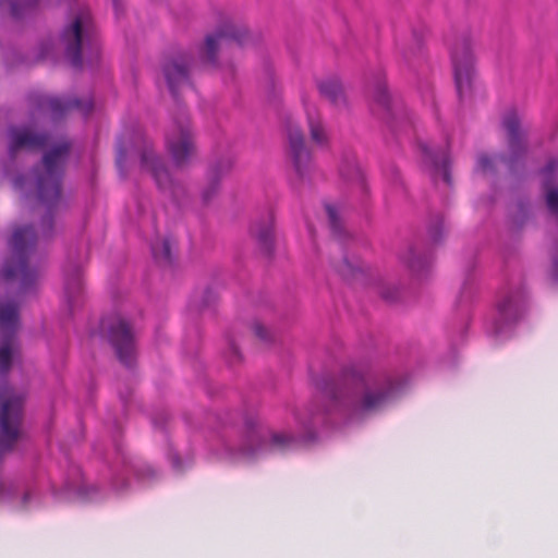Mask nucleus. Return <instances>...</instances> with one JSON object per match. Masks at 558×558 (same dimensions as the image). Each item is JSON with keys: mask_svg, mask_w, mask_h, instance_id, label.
Returning a JSON list of instances; mask_svg holds the SVG:
<instances>
[{"mask_svg": "<svg viewBox=\"0 0 558 558\" xmlns=\"http://www.w3.org/2000/svg\"><path fill=\"white\" fill-rule=\"evenodd\" d=\"M172 464L174 466H178L179 465V458L178 457H172Z\"/></svg>", "mask_w": 558, "mask_h": 558, "instance_id": "44", "label": "nucleus"}, {"mask_svg": "<svg viewBox=\"0 0 558 558\" xmlns=\"http://www.w3.org/2000/svg\"><path fill=\"white\" fill-rule=\"evenodd\" d=\"M396 391L397 384L389 375L350 367L326 388L324 404H312L304 415L296 414L295 418L304 432L311 435L312 426L323 421L325 414L361 417L381 408Z\"/></svg>", "mask_w": 558, "mask_h": 558, "instance_id": "1", "label": "nucleus"}, {"mask_svg": "<svg viewBox=\"0 0 558 558\" xmlns=\"http://www.w3.org/2000/svg\"><path fill=\"white\" fill-rule=\"evenodd\" d=\"M151 252H153L154 258L157 262H159L160 264H162V265L171 264L172 246L168 240L162 239L160 241L153 243Z\"/></svg>", "mask_w": 558, "mask_h": 558, "instance_id": "25", "label": "nucleus"}, {"mask_svg": "<svg viewBox=\"0 0 558 558\" xmlns=\"http://www.w3.org/2000/svg\"><path fill=\"white\" fill-rule=\"evenodd\" d=\"M420 149L423 169L433 180L440 178L449 184L450 173L448 169L447 147L440 148L428 143H423L420 145Z\"/></svg>", "mask_w": 558, "mask_h": 558, "instance_id": "16", "label": "nucleus"}, {"mask_svg": "<svg viewBox=\"0 0 558 558\" xmlns=\"http://www.w3.org/2000/svg\"><path fill=\"white\" fill-rule=\"evenodd\" d=\"M374 101L380 106L387 113L392 110L391 99L383 82H377L374 85L373 92Z\"/></svg>", "mask_w": 558, "mask_h": 558, "instance_id": "27", "label": "nucleus"}, {"mask_svg": "<svg viewBox=\"0 0 558 558\" xmlns=\"http://www.w3.org/2000/svg\"><path fill=\"white\" fill-rule=\"evenodd\" d=\"M9 140V154L12 158L20 149H43L49 142V137L47 135L36 133L29 126L10 129Z\"/></svg>", "mask_w": 558, "mask_h": 558, "instance_id": "18", "label": "nucleus"}, {"mask_svg": "<svg viewBox=\"0 0 558 558\" xmlns=\"http://www.w3.org/2000/svg\"><path fill=\"white\" fill-rule=\"evenodd\" d=\"M251 34L244 25L227 19L215 32L205 37L204 45L198 51L199 58L206 64L216 65L217 53L222 47H229L232 44L245 46L251 41Z\"/></svg>", "mask_w": 558, "mask_h": 558, "instance_id": "7", "label": "nucleus"}, {"mask_svg": "<svg viewBox=\"0 0 558 558\" xmlns=\"http://www.w3.org/2000/svg\"><path fill=\"white\" fill-rule=\"evenodd\" d=\"M125 159H126V149L122 146H119L118 156H117V162H118L119 167L122 166V163L125 161Z\"/></svg>", "mask_w": 558, "mask_h": 558, "instance_id": "39", "label": "nucleus"}, {"mask_svg": "<svg viewBox=\"0 0 558 558\" xmlns=\"http://www.w3.org/2000/svg\"><path fill=\"white\" fill-rule=\"evenodd\" d=\"M524 308V294L521 290L509 291L497 302L496 315L488 331L496 337L506 333L521 317Z\"/></svg>", "mask_w": 558, "mask_h": 558, "instance_id": "12", "label": "nucleus"}, {"mask_svg": "<svg viewBox=\"0 0 558 558\" xmlns=\"http://www.w3.org/2000/svg\"><path fill=\"white\" fill-rule=\"evenodd\" d=\"M340 175L343 180L355 184L361 190H364V173L354 156L342 161L340 166Z\"/></svg>", "mask_w": 558, "mask_h": 558, "instance_id": "24", "label": "nucleus"}, {"mask_svg": "<svg viewBox=\"0 0 558 558\" xmlns=\"http://www.w3.org/2000/svg\"><path fill=\"white\" fill-rule=\"evenodd\" d=\"M31 497H32V493L24 492L21 497V506H23V507L26 506L28 504V501L31 500Z\"/></svg>", "mask_w": 558, "mask_h": 558, "instance_id": "42", "label": "nucleus"}, {"mask_svg": "<svg viewBox=\"0 0 558 558\" xmlns=\"http://www.w3.org/2000/svg\"><path fill=\"white\" fill-rule=\"evenodd\" d=\"M493 167V161L490 160L489 157L485 156V155H481L478 158H477V170L482 171V172H487L492 169Z\"/></svg>", "mask_w": 558, "mask_h": 558, "instance_id": "34", "label": "nucleus"}, {"mask_svg": "<svg viewBox=\"0 0 558 558\" xmlns=\"http://www.w3.org/2000/svg\"><path fill=\"white\" fill-rule=\"evenodd\" d=\"M287 156L295 171L302 178L311 165V154L305 146L302 131L296 125H289L287 133Z\"/></svg>", "mask_w": 558, "mask_h": 558, "instance_id": "15", "label": "nucleus"}, {"mask_svg": "<svg viewBox=\"0 0 558 558\" xmlns=\"http://www.w3.org/2000/svg\"><path fill=\"white\" fill-rule=\"evenodd\" d=\"M78 495L85 500H96L99 496V489L95 485L84 484L80 487Z\"/></svg>", "mask_w": 558, "mask_h": 558, "instance_id": "32", "label": "nucleus"}, {"mask_svg": "<svg viewBox=\"0 0 558 558\" xmlns=\"http://www.w3.org/2000/svg\"><path fill=\"white\" fill-rule=\"evenodd\" d=\"M318 89L323 97L335 106L345 104V97L340 81L336 77L326 78L318 83Z\"/></svg>", "mask_w": 558, "mask_h": 558, "instance_id": "22", "label": "nucleus"}, {"mask_svg": "<svg viewBox=\"0 0 558 558\" xmlns=\"http://www.w3.org/2000/svg\"><path fill=\"white\" fill-rule=\"evenodd\" d=\"M24 395L7 389L1 396L0 411V456L10 451L14 444L22 438V413ZM16 494L12 484L0 481V500L11 498Z\"/></svg>", "mask_w": 558, "mask_h": 558, "instance_id": "4", "label": "nucleus"}, {"mask_svg": "<svg viewBox=\"0 0 558 558\" xmlns=\"http://www.w3.org/2000/svg\"><path fill=\"white\" fill-rule=\"evenodd\" d=\"M59 44L75 68L82 64V51L97 45L96 28L88 9H78L63 28Z\"/></svg>", "mask_w": 558, "mask_h": 558, "instance_id": "5", "label": "nucleus"}, {"mask_svg": "<svg viewBox=\"0 0 558 558\" xmlns=\"http://www.w3.org/2000/svg\"><path fill=\"white\" fill-rule=\"evenodd\" d=\"M36 235L32 227L16 228L10 239L11 257L3 267L7 280H17L21 292H26L39 277V269L32 265Z\"/></svg>", "mask_w": 558, "mask_h": 558, "instance_id": "2", "label": "nucleus"}, {"mask_svg": "<svg viewBox=\"0 0 558 558\" xmlns=\"http://www.w3.org/2000/svg\"><path fill=\"white\" fill-rule=\"evenodd\" d=\"M34 114L48 117L52 120L61 118L70 109L76 108L84 114L93 109V101L88 99H61L46 95H38L34 98Z\"/></svg>", "mask_w": 558, "mask_h": 558, "instance_id": "14", "label": "nucleus"}, {"mask_svg": "<svg viewBox=\"0 0 558 558\" xmlns=\"http://www.w3.org/2000/svg\"><path fill=\"white\" fill-rule=\"evenodd\" d=\"M429 233H430L433 241H435V242L438 241L440 238V226H436L435 228H432L429 230Z\"/></svg>", "mask_w": 558, "mask_h": 558, "instance_id": "40", "label": "nucleus"}, {"mask_svg": "<svg viewBox=\"0 0 558 558\" xmlns=\"http://www.w3.org/2000/svg\"><path fill=\"white\" fill-rule=\"evenodd\" d=\"M41 0H19L14 2H10V10L13 17L23 16L27 10L35 7Z\"/></svg>", "mask_w": 558, "mask_h": 558, "instance_id": "28", "label": "nucleus"}, {"mask_svg": "<svg viewBox=\"0 0 558 558\" xmlns=\"http://www.w3.org/2000/svg\"><path fill=\"white\" fill-rule=\"evenodd\" d=\"M113 5H114V9L118 10V8H119V0H113Z\"/></svg>", "mask_w": 558, "mask_h": 558, "instance_id": "45", "label": "nucleus"}, {"mask_svg": "<svg viewBox=\"0 0 558 558\" xmlns=\"http://www.w3.org/2000/svg\"><path fill=\"white\" fill-rule=\"evenodd\" d=\"M429 263V258L421 257L416 255L414 251L410 250L409 257L407 258V264L412 271L417 272L420 269L428 266Z\"/></svg>", "mask_w": 558, "mask_h": 558, "instance_id": "31", "label": "nucleus"}, {"mask_svg": "<svg viewBox=\"0 0 558 558\" xmlns=\"http://www.w3.org/2000/svg\"><path fill=\"white\" fill-rule=\"evenodd\" d=\"M70 144L62 141L44 155L41 165L31 178L38 199L47 205L54 204L61 192V178L69 154Z\"/></svg>", "mask_w": 558, "mask_h": 558, "instance_id": "3", "label": "nucleus"}, {"mask_svg": "<svg viewBox=\"0 0 558 558\" xmlns=\"http://www.w3.org/2000/svg\"><path fill=\"white\" fill-rule=\"evenodd\" d=\"M166 147L177 167L189 165L196 155L194 134L182 109L172 119L166 133Z\"/></svg>", "mask_w": 558, "mask_h": 558, "instance_id": "8", "label": "nucleus"}, {"mask_svg": "<svg viewBox=\"0 0 558 558\" xmlns=\"http://www.w3.org/2000/svg\"><path fill=\"white\" fill-rule=\"evenodd\" d=\"M558 170V160L551 159L548 161L542 173L545 178L544 186L546 191V203L549 211L558 215V186H550V175Z\"/></svg>", "mask_w": 558, "mask_h": 558, "instance_id": "21", "label": "nucleus"}, {"mask_svg": "<svg viewBox=\"0 0 558 558\" xmlns=\"http://www.w3.org/2000/svg\"><path fill=\"white\" fill-rule=\"evenodd\" d=\"M252 235L256 239L257 243L265 252H269L274 241V217L268 214L253 225L251 229Z\"/></svg>", "mask_w": 558, "mask_h": 558, "instance_id": "20", "label": "nucleus"}, {"mask_svg": "<svg viewBox=\"0 0 558 558\" xmlns=\"http://www.w3.org/2000/svg\"><path fill=\"white\" fill-rule=\"evenodd\" d=\"M502 125L508 134L509 147L517 157L525 149L524 140L519 126V118L515 112H509L502 120Z\"/></svg>", "mask_w": 558, "mask_h": 558, "instance_id": "19", "label": "nucleus"}, {"mask_svg": "<svg viewBox=\"0 0 558 558\" xmlns=\"http://www.w3.org/2000/svg\"><path fill=\"white\" fill-rule=\"evenodd\" d=\"M219 189V180L217 175V170L213 169L210 171V179L208 185L202 192V198L204 203H208L218 192Z\"/></svg>", "mask_w": 558, "mask_h": 558, "instance_id": "29", "label": "nucleus"}, {"mask_svg": "<svg viewBox=\"0 0 558 558\" xmlns=\"http://www.w3.org/2000/svg\"><path fill=\"white\" fill-rule=\"evenodd\" d=\"M190 58L178 54L167 59L162 64V74L172 96L177 98L180 88L189 84Z\"/></svg>", "mask_w": 558, "mask_h": 558, "instance_id": "17", "label": "nucleus"}, {"mask_svg": "<svg viewBox=\"0 0 558 558\" xmlns=\"http://www.w3.org/2000/svg\"><path fill=\"white\" fill-rule=\"evenodd\" d=\"M379 293L387 301H393L396 299V296H397V290L396 289H390V288H388V289L383 288V289H380Z\"/></svg>", "mask_w": 558, "mask_h": 558, "instance_id": "37", "label": "nucleus"}, {"mask_svg": "<svg viewBox=\"0 0 558 558\" xmlns=\"http://www.w3.org/2000/svg\"><path fill=\"white\" fill-rule=\"evenodd\" d=\"M230 354L232 355V356H230V362L231 363H233L236 360H239V351H238V348L234 344L230 345Z\"/></svg>", "mask_w": 558, "mask_h": 558, "instance_id": "41", "label": "nucleus"}, {"mask_svg": "<svg viewBox=\"0 0 558 558\" xmlns=\"http://www.w3.org/2000/svg\"><path fill=\"white\" fill-rule=\"evenodd\" d=\"M337 271L348 278L354 275L355 266H353L347 258H344L338 266Z\"/></svg>", "mask_w": 558, "mask_h": 558, "instance_id": "33", "label": "nucleus"}, {"mask_svg": "<svg viewBox=\"0 0 558 558\" xmlns=\"http://www.w3.org/2000/svg\"><path fill=\"white\" fill-rule=\"evenodd\" d=\"M14 185L16 189H23L24 187V179L23 178H16L14 180Z\"/></svg>", "mask_w": 558, "mask_h": 558, "instance_id": "43", "label": "nucleus"}, {"mask_svg": "<svg viewBox=\"0 0 558 558\" xmlns=\"http://www.w3.org/2000/svg\"><path fill=\"white\" fill-rule=\"evenodd\" d=\"M134 145L140 153L142 170L153 177L160 191L168 193L173 198H179L183 187L174 183L163 158L155 153L150 141L138 134L135 137Z\"/></svg>", "mask_w": 558, "mask_h": 558, "instance_id": "9", "label": "nucleus"}, {"mask_svg": "<svg viewBox=\"0 0 558 558\" xmlns=\"http://www.w3.org/2000/svg\"><path fill=\"white\" fill-rule=\"evenodd\" d=\"M245 426L247 430L241 447L226 452L230 460L250 459L268 449L290 448L296 441L292 435L265 430L253 418H246Z\"/></svg>", "mask_w": 558, "mask_h": 558, "instance_id": "6", "label": "nucleus"}, {"mask_svg": "<svg viewBox=\"0 0 558 558\" xmlns=\"http://www.w3.org/2000/svg\"><path fill=\"white\" fill-rule=\"evenodd\" d=\"M553 272L556 279H558V240L553 253Z\"/></svg>", "mask_w": 558, "mask_h": 558, "instance_id": "38", "label": "nucleus"}, {"mask_svg": "<svg viewBox=\"0 0 558 558\" xmlns=\"http://www.w3.org/2000/svg\"><path fill=\"white\" fill-rule=\"evenodd\" d=\"M20 327V303L11 298L0 302V372L7 373L17 351L15 335Z\"/></svg>", "mask_w": 558, "mask_h": 558, "instance_id": "10", "label": "nucleus"}, {"mask_svg": "<svg viewBox=\"0 0 558 558\" xmlns=\"http://www.w3.org/2000/svg\"><path fill=\"white\" fill-rule=\"evenodd\" d=\"M253 330L259 339H262L264 341L269 340V338H270L269 331L259 323H254Z\"/></svg>", "mask_w": 558, "mask_h": 558, "instance_id": "35", "label": "nucleus"}, {"mask_svg": "<svg viewBox=\"0 0 558 558\" xmlns=\"http://www.w3.org/2000/svg\"><path fill=\"white\" fill-rule=\"evenodd\" d=\"M112 487L117 492H122V490H124L128 487V484H126V481L124 480V477L122 475H117L112 480Z\"/></svg>", "mask_w": 558, "mask_h": 558, "instance_id": "36", "label": "nucleus"}, {"mask_svg": "<svg viewBox=\"0 0 558 558\" xmlns=\"http://www.w3.org/2000/svg\"><path fill=\"white\" fill-rule=\"evenodd\" d=\"M82 291V279L80 267L72 265L64 270V293L68 301L72 303Z\"/></svg>", "mask_w": 558, "mask_h": 558, "instance_id": "23", "label": "nucleus"}, {"mask_svg": "<svg viewBox=\"0 0 558 558\" xmlns=\"http://www.w3.org/2000/svg\"><path fill=\"white\" fill-rule=\"evenodd\" d=\"M326 211L329 219V225L335 234H340L342 231V225L340 220L339 209L335 205H326Z\"/></svg>", "mask_w": 558, "mask_h": 558, "instance_id": "30", "label": "nucleus"}, {"mask_svg": "<svg viewBox=\"0 0 558 558\" xmlns=\"http://www.w3.org/2000/svg\"><path fill=\"white\" fill-rule=\"evenodd\" d=\"M452 64L457 93L460 99L470 96L474 77V59L470 44L463 41L452 51Z\"/></svg>", "mask_w": 558, "mask_h": 558, "instance_id": "13", "label": "nucleus"}, {"mask_svg": "<svg viewBox=\"0 0 558 558\" xmlns=\"http://www.w3.org/2000/svg\"><path fill=\"white\" fill-rule=\"evenodd\" d=\"M307 120L312 140L319 145L325 144L327 142V134L319 117L307 111Z\"/></svg>", "mask_w": 558, "mask_h": 558, "instance_id": "26", "label": "nucleus"}, {"mask_svg": "<svg viewBox=\"0 0 558 558\" xmlns=\"http://www.w3.org/2000/svg\"><path fill=\"white\" fill-rule=\"evenodd\" d=\"M100 328L114 348L119 361L125 366H132L135 342L129 324L120 316L106 317L101 320Z\"/></svg>", "mask_w": 558, "mask_h": 558, "instance_id": "11", "label": "nucleus"}]
</instances>
